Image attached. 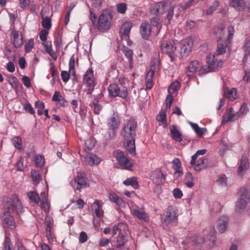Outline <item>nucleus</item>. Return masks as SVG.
Wrapping results in <instances>:
<instances>
[{"mask_svg":"<svg viewBox=\"0 0 250 250\" xmlns=\"http://www.w3.org/2000/svg\"><path fill=\"white\" fill-rule=\"evenodd\" d=\"M3 247V250H12L10 239L7 236L5 238Z\"/></svg>","mask_w":250,"mask_h":250,"instance_id":"56","label":"nucleus"},{"mask_svg":"<svg viewBox=\"0 0 250 250\" xmlns=\"http://www.w3.org/2000/svg\"><path fill=\"white\" fill-rule=\"evenodd\" d=\"M240 198L236 205L237 211L244 209L250 201V191L247 189L242 188L240 190Z\"/></svg>","mask_w":250,"mask_h":250,"instance_id":"9","label":"nucleus"},{"mask_svg":"<svg viewBox=\"0 0 250 250\" xmlns=\"http://www.w3.org/2000/svg\"><path fill=\"white\" fill-rule=\"evenodd\" d=\"M180 84L178 81L173 82L169 87L168 92L169 93L173 94L180 88Z\"/></svg>","mask_w":250,"mask_h":250,"instance_id":"44","label":"nucleus"},{"mask_svg":"<svg viewBox=\"0 0 250 250\" xmlns=\"http://www.w3.org/2000/svg\"><path fill=\"white\" fill-rule=\"evenodd\" d=\"M212 71V70L208 65L206 66H203L202 68L199 69V74L201 75H204Z\"/></svg>","mask_w":250,"mask_h":250,"instance_id":"58","label":"nucleus"},{"mask_svg":"<svg viewBox=\"0 0 250 250\" xmlns=\"http://www.w3.org/2000/svg\"><path fill=\"white\" fill-rule=\"evenodd\" d=\"M90 19L94 25H97V29L101 32H105L109 29V9H104L100 15L98 20L95 13L90 10Z\"/></svg>","mask_w":250,"mask_h":250,"instance_id":"3","label":"nucleus"},{"mask_svg":"<svg viewBox=\"0 0 250 250\" xmlns=\"http://www.w3.org/2000/svg\"><path fill=\"white\" fill-rule=\"evenodd\" d=\"M87 161L89 165L92 166L99 164L101 160L96 155L92 153L89 154L87 158Z\"/></svg>","mask_w":250,"mask_h":250,"instance_id":"36","label":"nucleus"},{"mask_svg":"<svg viewBox=\"0 0 250 250\" xmlns=\"http://www.w3.org/2000/svg\"><path fill=\"white\" fill-rule=\"evenodd\" d=\"M12 142L13 145L16 147L17 149H21L22 147V141L21 139L19 136H15L14 137L12 140Z\"/></svg>","mask_w":250,"mask_h":250,"instance_id":"46","label":"nucleus"},{"mask_svg":"<svg viewBox=\"0 0 250 250\" xmlns=\"http://www.w3.org/2000/svg\"><path fill=\"white\" fill-rule=\"evenodd\" d=\"M22 80L23 84L27 88H29L31 86V81L28 76H23L22 77Z\"/></svg>","mask_w":250,"mask_h":250,"instance_id":"63","label":"nucleus"},{"mask_svg":"<svg viewBox=\"0 0 250 250\" xmlns=\"http://www.w3.org/2000/svg\"><path fill=\"white\" fill-rule=\"evenodd\" d=\"M170 134L173 140L178 142L182 141V134L179 127L176 125H172L170 127Z\"/></svg>","mask_w":250,"mask_h":250,"instance_id":"23","label":"nucleus"},{"mask_svg":"<svg viewBox=\"0 0 250 250\" xmlns=\"http://www.w3.org/2000/svg\"><path fill=\"white\" fill-rule=\"evenodd\" d=\"M173 195L175 198L180 199L183 196V193L178 188H174L173 190Z\"/></svg>","mask_w":250,"mask_h":250,"instance_id":"64","label":"nucleus"},{"mask_svg":"<svg viewBox=\"0 0 250 250\" xmlns=\"http://www.w3.org/2000/svg\"><path fill=\"white\" fill-rule=\"evenodd\" d=\"M42 45L44 46L45 51L50 55V56H51L53 59L56 60L57 56L52 50L51 42L48 41L46 42L43 43Z\"/></svg>","mask_w":250,"mask_h":250,"instance_id":"33","label":"nucleus"},{"mask_svg":"<svg viewBox=\"0 0 250 250\" xmlns=\"http://www.w3.org/2000/svg\"><path fill=\"white\" fill-rule=\"evenodd\" d=\"M42 25L44 29L49 30L52 26L51 19L48 17L43 18L42 20Z\"/></svg>","mask_w":250,"mask_h":250,"instance_id":"42","label":"nucleus"},{"mask_svg":"<svg viewBox=\"0 0 250 250\" xmlns=\"http://www.w3.org/2000/svg\"><path fill=\"white\" fill-rule=\"evenodd\" d=\"M173 10L174 7L170 5V7L168 8V9H166V12H167V18L168 21L171 20L173 16Z\"/></svg>","mask_w":250,"mask_h":250,"instance_id":"55","label":"nucleus"},{"mask_svg":"<svg viewBox=\"0 0 250 250\" xmlns=\"http://www.w3.org/2000/svg\"><path fill=\"white\" fill-rule=\"evenodd\" d=\"M75 68V58L74 55H73L70 58L69 61V71L71 72L72 71V73L73 75L76 76L75 71L74 69Z\"/></svg>","mask_w":250,"mask_h":250,"instance_id":"47","label":"nucleus"},{"mask_svg":"<svg viewBox=\"0 0 250 250\" xmlns=\"http://www.w3.org/2000/svg\"><path fill=\"white\" fill-rule=\"evenodd\" d=\"M35 165L38 167H42L45 163V159L43 156L41 155H36L34 157Z\"/></svg>","mask_w":250,"mask_h":250,"instance_id":"39","label":"nucleus"},{"mask_svg":"<svg viewBox=\"0 0 250 250\" xmlns=\"http://www.w3.org/2000/svg\"><path fill=\"white\" fill-rule=\"evenodd\" d=\"M110 201L119 206H123L125 205V201L124 200L115 193H110Z\"/></svg>","mask_w":250,"mask_h":250,"instance_id":"37","label":"nucleus"},{"mask_svg":"<svg viewBox=\"0 0 250 250\" xmlns=\"http://www.w3.org/2000/svg\"><path fill=\"white\" fill-rule=\"evenodd\" d=\"M243 50L244 53L243 61H246L250 55V41H247L243 46Z\"/></svg>","mask_w":250,"mask_h":250,"instance_id":"38","label":"nucleus"},{"mask_svg":"<svg viewBox=\"0 0 250 250\" xmlns=\"http://www.w3.org/2000/svg\"><path fill=\"white\" fill-rule=\"evenodd\" d=\"M11 41L13 46L16 48L21 47L23 44V38L21 35H20L18 31H13L11 32Z\"/></svg>","mask_w":250,"mask_h":250,"instance_id":"18","label":"nucleus"},{"mask_svg":"<svg viewBox=\"0 0 250 250\" xmlns=\"http://www.w3.org/2000/svg\"><path fill=\"white\" fill-rule=\"evenodd\" d=\"M151 177L153 182L157 185L161 184L164 179L162 172L159 170L153 171Z\"/></svg>","mask_w":250,"mask_h":250,"instance_id":"26","label":"nucleus"},{"mask_svg":"<svg viewBox=\"0 0 250 250\" xmlns=\"http://www.w3.org/2000/svg\"><path fill=\"white\" fill-rule=\"evenodd\" d=\"M51 67L49 69L52 77L59 78V73L57 69L53 62L50 63Z\"/></svg>","mask_w":250,"mask_h":250,"instance_id":"48","label":"nucleus"},{"mask_svg":"<svg viewBox=\"0 0 250 250\" xmlns=\"http://www.w3.org/2000/svg\"><path fill=\"white\" fill-rule=\"evenodd\" d=\"M19 5L22 9H26L30 4V0H19Z\"/></svg>","mask_w":250,"mask_h":250,"instance_id":"53","label":"nucleus"},{"mask_svg":"<svg viewBox=\"0 0 250 250\" xmlns=\"http://www.w3.org/2000/svg\"><path fill=\"white\" fill-rule=\"evenodd\" d=\"M192 42L189 39L182 40L179 43L180 52L182 57H187L191 52Z\"/></svg>","mask_w":250,"mask_h":250,"instance_id":"12","label":"nucleus"},{"mask_svg":"<svg viewBox=\"0 0 250 250\" xmlns=\"http://www.w3.org/2000/svg\"><path fill=\"white\" fill-rule=\"evenodd\" d=\"M240 117L239 112L234 113L233 108L230 107L223 116L222 123L226 124L229 122H233Z\"/></svg>","mask_w":250,"mask_h":250,"instance_id":"16","label":"nucleus"},{"mask_svg":"<svg viewBox=\"0 0 250 250\" xmlns=\"http://www.w3.org/2000/svg\"><path fill=\"white\" fill-rule=\"evenodd\" d=\"M48 31L45 29L42 30L39 33V37L42 42H45L47 40V37L48 34Z\"/></svg>","mask_w":250,"mask_h":250,"instance_id":"52","label":"nucleus"},{"mask_svg":"<svg viewBox=\"0 0 250 250\" xmlns=\"http://www.w3.org/2000/svg\"><path fill=\"white\" fill-rule=\"evenodd\" d=\"M31 177L33 181L37 183V184L40 182L41 179V175L40 173L35 170H32L31 171Z\"/></svg>","mask_w":250,"mask_h":250,"instance_id":"43","label":"nucleus"},{"mask_svg":"<svg viewBox=\"0 0 250 250\" xmlns=\"http://www.w3.org/2000/svg\"><path fill=\"white\" fill-rule=\"evenodd\" d=\"M224 95L231 101H233L238 97L237 90L235 88L225 90Z\"/></svg>","mask_w":250,"mask_h":250,"instance_id":"34","label":"nucleus"},{"mask_svg":"<svg viewBox=\"0 0 250 250\" xmlns=\"http://www.w3.org/2000/svg\"><path fill=\"white\" fill-rule=\"evenodd\" d=\"M23 212L22 204L18 197L6 198L3 202V211L1 215L3 223L8 227H14V219L11 213L20 214Z\"/></svg>","mask_w":250,"mask_h":250,"instance_id":"1","label":"nucleus"},{"mask_svg":"<svg viewBox=\"0 0 250 250\" xmlns=\"http://www.w3.org/2000/svg\"><path fill=\"white\" fill-rule=\"evenodd\" d=\"M172 168L174 170V174L180 176L183 174L181 163L179 159L175 158L172 161Z\"/></svg>","mask_w":250,"mask_h":250,"instance_id":"28","label":"nucleus"},{"mask_svg":"<svg viewBox=\"0 0 250 250\" xmlns=\"http://www.w3.org/2000/svg\"><path fill=\"white\" fill-rule=\"evenodd\" d=\"M123 184L125 186H131L135 189L139 188V185L137 179L135 177L128 178L123 182Z\"/></svg>","mask_w":250,"mask_h":250,"instance_id":"32","label":"nucleus"},{"mask_svg":"<svg viewBox=\"0 0 250 250\" xmlns=\"http://www.w3.org/2000/svg\"><path fill=\"white\" fill-rule=\"evenodd\" d=\"M27 196L30 200L35 204H39L40 201V197L35 191L28 192L27 193Z\"/></svg>","mask_w":250,"mask_h":250,"instance_id":"35","label":"nucleus"},{"mask_svg":"<svg viewBox=\"0 0 250 250\" xmlns=\"http://www.w3.org/2000/svg\"><path fill=\"white\" fill-rule=\"evenodd\" d=\"M206 152V149L199 150L191 157L190 164L195 170L200 171L206 168L207 160L202 157Z\"/></svg>","mask_w":250,"mask_h":250,"instance_id":"5","label":"nucleus"},{"mask_svg":"<svg viewBox=\"0 0 250 250\" xmlns=\"http://www.w3.org/2000/svg\"><path fill=\"white\" fill-rule=\"evenodd\" d=\"M229 218L226 216L220 217L217 222V228L218 231L223 233L226 231L228 227Z\"/></svg>","mask_w":250,"mask_h":250,"instance_id":"21","label":"nucleus"},{"mask_svg":"<svg viewBox=\"0 0 250 250\" xmlns=\"http://www.w3.org/2000/svg\"><path fill=\"white\" fill-rule=\"evenodd\" d=\"M215 56L214 55L209 54L207 57L208 65L209 66L212 71L217 68L219 65L217 60L215 58Z\"/></svg>","mask_w":250,"mask_h":250,"instance_id":"29","label":"nucleus"},{"mask_svg":"<svg viewBox=\"0 0 250 250\" xmlns=\"http://www.w3.org/2000/svg\"><path fill=\"white\" fill-rule=\"evenodd\" d=\"M83 83L88 87V94H91L96 85L95 78L93 75V71L92 69L86 70L83 75Z\"/></svg>","mask_w":250,"mask_h":250,"instance_id":"10","label":"nucleus"},{"mask_svg":"<svg viewBox=\"0 0 250 250\" xmlns=\"http://www.w3.org/2000/svg\"><path fill=\"white\" fill-rule=\"evenodd\" d=\"M161 48L162 52L168 54L172 61L174 60V53L176 50V47L174 41L169 40L164 42L161 44Z\"/></svg>","mask_w":250,"mask_h":250,"instance_id":"11","label":"nucleus"},{"mask_svg":"<svg viewBox=\"0 0 250 250\" xmlns=\"http://www.w3.org/2000/svg\"><path fill=\"white\" fill-rule=\"evenodd\" d=\"M132 27V23L130 21H126L121 25L120 34L122 40H126L129 38L130 30Z\"/></svg>","mask_w":250,"mask_h":250,"instance_id":"14","label":"nucleus"},{"mask_svg":"<svg viewBox=\"0 0 250 250\" xmlns=\"http://www.w3.org/2000/svg\"><path fill=\"white\" fill-rule=\"evenodd\" d=\"M128 95L126 89L123 88L120 90L116 84L110 85V96H119L122 98H126Z\"/></svg>","mask_w":250,"mask_h":250,"instance_id":"17","label":"nucleus"},{"mask_svg":"<svg viewBox=\"0 0 250 250\" xmlns=\"http://www.w3.org/2000/svg\"><path fill=\"white\" fill-rule=\"evenodd\" d=\"M16 167L18 171H22L23 170V160L21 157H20L16 163Z\"/></svg>","mask_w":250,"mask_h":250,"instance_id":"54","label":"nucleus"},{"mask_svg":"<svg viewBox=\"0 0 250 250\" xmlns=\"http://www.w3.org/2000/svg\"><path fill=\"white\" fill-rule=\"evenodd\" d=\"M113 155L123 168L128 170H132L134 163L132 160L125 156L124 152L117 150L113 152Z\"/></svg>","mask_w":250,"mask_h":250,"instance_id":"8","label":"nucleus"},{"mask_svg":"<svg viewBox=\"0 0 250 250\" xmlns=\"http://www.w3.org/2000/svg\"><path fill=\"white\" fill-rule=\"evenodd\" d=\"M122 51L124 53V55L126 56V58L128 60L129 63V68L132 69L133 67V52L132 51L126 47L125 44H123Z\"/></svg>","mask_w":250,"mask_h":250,"instance_id":"27","label":"nucleus"},{"mask_svg":"<svg viewBox=\"0 0 250 250\" xmlns=\"http://www.w3.org/2000/svg\"><path fill=\"white\" fill-rule=\"evenodd\" d=\"M10 79L9 83L16 91H17L18 85L20 84V81L15 76H11Z\"/></svg>","mask_w":250,"mask_h":250,"instance_id":"40","label":"nucleus"},{"mask_svg":"<svg viewBox=\"0 0 250 250\" xmlns=\"http://www.w3.org/2000/svg\"><path fill=\"white\" fill-rule=\"evenodd\" d=\"M249 167V159L246 156H242L241 159L240 164L238 168L237 174L239 176L243 175L244 172Z\"/></svg>","mask_w":250,"mask_h":250,"instance_id":"20","label":"nucleus"},{"mask_svg":"<svg viewBox=\"0 0 250 250\" xmlns=\"http://www.w3.org/2000/svg\"><path fill=\"white\" fill-rule=\"evenodd\" d=\"M170 7V4L168 3H165L163 2H159L154 3L151 6L150 12L153 15L158 14H164L166 12V9H168Z\"/></svg>","mask_w":250,"mask_h":250,"instance_id":"13","label":"nucleus"},{"mask_svg":"<svg viewBox=\"0 0 250 250\" xmlns=\"http://www.w3.org/2000/svg\"><path fill=\"white\" fill-rule=\"evenodd\" d=\"M121 124L120 118L117 113H114L110 118V130H113V135L114 136L116 131L118 129Z\"/></svg>","mask_w":250,"mask_h":250,"instance_id":"22","label":"nucleus"},{"mask_svg":"<svg viewBox=\"0 0 250 250\" xmlns=\"http://www.w3.org/2000/svg\"><path fill=\"white\" fill-rule=\"evenodd\" d=\"M61 77L62 81L64 83H66L69 81L70 78L69 73L66 71H62L61 72Z\"/></svg>","mask_w":250,"mask_h":250,"instance_id":"61","label":"nucleus"},{"mask_svg":"<svg viewBox=\"0 0 250 250\" xmlns=\"http://www.w3.org/2000/svg\"><path fill=\"white\" fill-rule=\"evenodd\" d=\"M153 62H151L150 69L147 72L146 76V88L147 89H150L153 86V83L152 80L153 76L154 74V71L156 69V66L152 64Z\"/></svg>","mask_w":250,"mask_h":250,"instance_id":"19","label":"nucleus"},{"mask_svg":"<svg viewBox=\"0 0 250 250\" xmlns=\"http://www.w3.org/2000/svg\"><path fill=\"white\" fill-rule=\"evenodd\" d=\"M201 67L200 62L194 60L191 61L186 69V74L188 77H191L194 76L195 74Z\"/></svg>","mask_w":250,"mask_h":250,"instance_id":"15","label":"nucleus"},{"mask_svg":"<svg viewBox=\"0 0 250 250\" xmlns=\"http://www.w3.org/2000/svg\"><path fill=\"white\" fill-rule=\"evenodd\" d=\"M87 240V235L84 231H82L79 237V242L81 243L85 242Z\"/></svg>","mask_w":250,"mask_h":250,"instance_id":"62","label":"nucleus"},{"mask_svg":"<svg viewBox=\"0 0 250 250\" xmlns=\"http://www.w3.org/2000/svg\"><path fill=\"white\" fill-rule=\"evenodd\" d=\"M219 6V2L217 1H215L213 5L210 6L208 9L206 11L207 15H210L213 13L214 10Z\"/></svg>","mask_w":250,"mask_h":250,"instance_id":"50","label":"nucleus"},{"mask_svg":"<svg viewBox=\"0 0 250 250\" xmlns=\"http://www.w3.org/2000/svg\"><path fill=\"white\" fill-rule=\"evenodd\" d=\"M132 214L141 220L146 221L147 218V215L144 209H139L138 207H132L130 208Z\"/></svg>","mask_w":250,"mask_h":250,"instance_id":"24","label":"nucleus"},{"mask_svg":"<svg viewBox=\"0 0 250 250\" xmlns=\"http://www.w3.org/2000/svg\"><path fill=\"white\" fill-rule=\"evenodd\" d=\"M172 94H172V93H169V94L167 95V96L166 98V104L167 108L169 109L171 106V105L173 102Z\"/></svg>","mask_w":250,"mask_h":250,"instance_id":"57","label":"nucleus"},{"mask_svg":"<svg viewBox=\"0 0 250 250\" xmlns=\"http://www.w3.org/2000/svg\"><path fill=\"white\" fill-rule=\"evenodd\" d=\"M75 182L77 184L76 187L77 189H80L86 187L87 183V181L84 177L81 175H78L75 179Z\"/></svg>","mask_w":250,"mask_h":250,"instance_id":"31","label":"nucleus"},{"mask_svg":"<svg viewBox=\"0 0 250 250\" xmlns=\"http://www.w3.org/2000/svg\"><path fill=\"white\" fill-rule=\"evenodd\" d=\"M34 47V40L30 39L25 44L24 50L26 53H29Z\"/></svg>","mask_w":250,"mask_h":250,"instance_id":"49","label":"nucleus"},{"mask_svg":"<svg viewBox=\"0 0 250 250\" xmlns=\"http://www.w3.org/2000/svg\"><path fill=\"white\" fill-rule=\"evenodd\" d=\"M117 11L121 14H125L127 9V6L125 3H119L117 6Z\"/></svg>","mask_w":250,"mask_h":250,"instance_id":"51","label":"nucleus"},{"mask_svg":"<svg viewBox=\"0 0 250 250\" xmlns=\"http://www.w3.org/2000/svg\"><path fill=\"white\" fill-rule=\"evenodd\" d=\"M177 217L175 210L172 207H168L161 216V223L163 226L169 227L175 226L177 224Z\"/></svg>","mask_w":250,"mask_h":250,"instance_id":"6","label":"nucleus"},{"mask_svg":"<svg viewBox=\"0 0 250 250\" xmlns=\"http://www.w3.org/2000/svg\"><path fill=\"white\" fill-rule=\"evenodd\" d=\"M190 125L192 128L200 136H202L205 131L206 130V129L204 128H200L196 124L190 123Z\"/></svg>","mask_w":250,"mask_h":250,"instance_id":"45","label":"nucleus"},{"mask_svg":"<svg viewBox=\"0 0 250 250\" xmlns=\"http://www.w3.org/2000/svg\"><path fill=\"white\" fill-rule=\"evenodd\" d=\"M140 32L142 37L145 39H147L151 34L150 25L148 22H143L141 25Z\"/></svg>","mask_w":250,"mask_h":250,"instance_id":"25","label":"nucleus"},{"mask_svg":"<svg viewBox=\"0 0 250 250\" xmlns=\"http://www.w3.org/2000/svg\"><path fill=\"white\" fill-rule=\"evenodd\" d=\"M92 208L95 209L96 216L100 217L103 215V211H100V205L98 201L94 202L92 206Z\"/></svg>","mask_w":250,"mask_h":250,"instance_id":"41","label":"nucleus"},{"mask_svg":"<svg viewBox=\"0 0 250 250\" xmlns=\"http://www.w3.org/2000/svg\"><path fill=\"white\" fill-rule=\"evenodd\" d=\"M137 126L136 122L132 119H129L125 122L121 132L124 145L128 153L132 155L136 154L135 137Z\"/></svg>","mask_w":250,"mask_h":250,"instance_id":"2","label":"nucleus"},{"mask_svg":"<svg viewBox=\"0 0 250 250\" xmlns=\"http://www.w3.org/2000/svg\"><path fill=\"white\" fill-rule=\"evenodd\" d=\"M194 0H186L181 4V7L183 10L186 9L189 7Z\"/></svg>","mask_w":250,"mask_h":250,"instance_id":"60","label":"nucleus"},{"mask_svg":"<svg viewBox=\"0 0 250 250\" xmlns=\"http://www.w3.org/2000/svg\"><path fill=\"white\" fill-rule=\"evenodd\" d=\"M128 228L125 224L122 223L114 226L112 229L113 236L116 239L118 247L123 246L125 243V236L127 235Z\"/></svg>","mask_w":250,"mask_h":250,"instance_id":"7","label":"nucleus"},{"mask_svg":"<svg viewBox=\"0 0 250 250\" xmlns=\"http://www.w3.org/2000/svg\"><path fill=\"white\" fill-rule=\"evenodd\" d=\"M234 31V28L233 26H231L228 27L227 29H223L221 27L220 34H221L222 32V39L219 40L218 41L217 49L214 55H220L221 54H224L226 52V48L225 47L223 43L222 39H226V38H227V42L228 43H229L231 42L232 39L233 38Z\"/></svg>","mask_w":250,"mask_h":250,"instance_id":"4","label":"nucleus"},{"mask_svg":"<svg viewBox=\"0 0 250 250\" xmlns=\"http://www.w3.org/2000/svg\"><path fill=\"white\" fill-rule=\"evenodd\" d=\"M23 108L25 111L28 112L31 114H33L35 113V110L29 103H26L23 106Z\"/></svg>","mask_w":250,"mask_h":250,"instance_id":"59","label":"nucleus"},{"mask_svg":"<svg viewBox=\"0 0 250 250\" xmlns=\"http://www.w3.org/2000/svg\"><path fill=\"white\" fill-rule=\"evenodd\" d=\"M230 5L238 11L243 10L246 6V3L244 0H231Z\"/></svg>","mask_w":250,"mask_h":250,"instance_id":"30","label":"nucleus"}]
</instances>
